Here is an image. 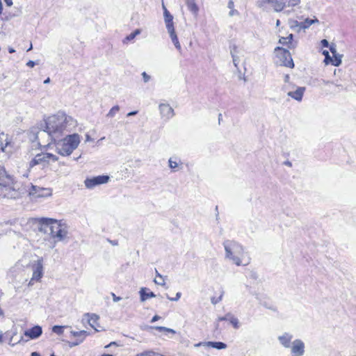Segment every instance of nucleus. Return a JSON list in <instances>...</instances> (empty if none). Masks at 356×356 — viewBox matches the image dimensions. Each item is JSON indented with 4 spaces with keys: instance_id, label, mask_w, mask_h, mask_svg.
I'll return each instance as SVG.
<instances>
[{
    "instance_id": "nucleus-34",
    "label": "nucleus",
    "mask_w": 356,
    "mask_h": 356,
    "mask_svg": "<svg viewBox=\"0 0 356 356\" xmlns=\"http://www.w3.org/2000/svg\"><path fill=\"white\" fill-rule=\"evenodd\" d=\"M140 32L141 31L140 29H136L133 33H130L129 35H127L125 38L124 42H125V41H130V40H134L136 35H138L140 33Z\"/></svg>"
},
{
    "instance_id": "nucleus-61",
    "label": "nucleus",
    "mask_w": 356,
    "mask_h": 356,
    "mask_svg": "<svg viewBox=\"0 0 356 356\" xmlns=\"http://www.w3.org/2000/svg\"><path fill=\"white\" fill-rule=\"evenodd\" d=\"M115 342H111L109 345L106 346V347H109V346H111L113 345H115Z\"/></svg>"
},
{
    "instance_id": "nucleus-41",
    "label": "nucleus",
    "mask_w": 356,
    "mask_h": 356,
    "mask_svg": "<svg viewBox=\"0 0 356 356\" xmlns=\"http://www.w3.org/2000/svg\"><path fill=\"white\" fill-rule=\"evenodd\" d=\"M181 292H177L176 293V296L175 298H170V296H168V295L167 294L166 295V297L168 300H170V301H177L180 298H181Z\"/></svg>"
},
{
    "instance_id": "nucleus-27",
    "label": "nucleus",
    "mask_w": 356,
    "mask_h": 356,
    "mask_svg": "<svg viewBox=\"0 0 356 356\" xmlns=\"http://www.w3.org/2000/svg\"><path fill=\"white\" fill-rule=\"evenodd\" d=\"M186 4L188 8V10L193 13L194 15H197L199 11V8L195 3V0H186Z\"/></svg>"
},
{
    "instance_id": "nucleus-49",
    "label": "nucleus",
    "mask_w": 356,
    "mask_h": 356,
    "mask_svg": "<svg viewBox=\"0 0 356 356\" xmlns=\"http://www.w3.org/2000/svg\"><path fill=\"white\" fill-rule=\"evenodd\" d=\"M234 6V1L232 0H229V1L228 2V4H227V7L229 9H233Z\"/></svg>"
},
{
    "instance_id": "nucleus-45",
    "label": "nucleus",
    "mask_w": 356,
    "mask_h": 356,
    "mask_svg": "<svg viewBox=\"0 0 356 356\" xmlns=\"http://www.w3.org/2000/svg\"><path fill=\"white\" fill-rule=\"evenodd\" d=\"M111 296L113 297V300L114 302H118L119 300H120L122 298L119 296H117L114 293H111Z\"/></svg>"
},
{
    "instance_id": "nucleus-18",
    "label": "nucleus",
    "mask_w": 356,
    "mask_h": 356,
    "mask_svg": "<svg viewBox=\"0 0 356 356\" xmlns=\"http://www.w3.org/2000/svg\"><path fill=\"white\" fill-rule=\"evenodd\" d=\"M305 91V87H297L294 91L288 92L287 95L295 100L300 102L302 99Z\"/></svg>"
},
{
    "instance_id": "nucleus-36",
    "label": "nucleus",
    "mask_w": 356,
    "mask_h": 356,
    "mask_svg": "<svg viewBox=\"0 0 356 356\" xmlns=\"http://www.w3.org/2000/svg\"><path fill=\"white\" fill-rule=\"evenodd\" d=\"M64 327V326L54 325L52 328V331L58 335H61L63 333Z\"/></svg>"
},
{
    "instance_id": "nucleus-60",
    "label": "nucleus",
    "mask_w": 356,
    "mask_h": 356,
    "mask_svg": "<svg viewBox=\"0 0 356 356\" xmlns=\"http://www.w3.org/2000/svg\"><path fill=\"white\" fill-rule=\"evenodd\" d=\"M50 82V79L49 78H47V79H45L44 81V83H49Z\"/></svg>"
},
{
    "instance_id": "nucleus-28",
    "label": "nucleus",
    "mask_w": 356,
    "mask_h": 356,
    "mask_svg": "<svg viewBox=\"0 0 356 356\" xmlns=\"http://www.w3.org/2000/svg\"><path fill=\"white\" fill-rule=\"evenodd\" d=\"M278 2L281 1L284 3L283 9L286 7H293L298 5L300 0H277Z\"/></svg>"
},
{
    "instance_id": "nucleus-64",
    "label": "nucleus",
    "mask_w": 356,
    "mask_h": 356,
    "mask_svg": "<svg viewBox=\"0 0 356 356\" xmlns=\"http://www.w3.org/2000/svg\"><path fill=\"white\" fill-rule=\"evenodd\" d=\"M102 356H113V355H110V354H104V355H102Z\"/></svg>"
},
{
    "instance_id": "nucleus-38",
    "label": "nucleus",
    "mask_w": 356,
    "mask_h": 356,
    "mask_svg": "<svg viewBox=\"0 0 356 356\" xmlns=\"http://www.w3.org/2000/svg\"><path fill=\"white\" fill-rule=\"evenodd\" d=\"M156 330H159V331H163V332L172 333V334H175V332H176L175 330H174L172 329L168 328L165 327H162V326L156 327Z\"/></svg>"
},
{
    "instance_id": "nucleus-24",
    "label": "nucleus",
    "mask_w": 356,
    "mask_h": 356,
    "mask_svg": "<svg viewBox=\"0 0 356 356\" xmlns=\"http://www.w3.org/2000/svg\"><path fill=\"white\" fill-rule=\"evenodd\" d=\"M149 289L145 287H143L140 289L139 293L140 296V300L142 302L145 301L147 298H154L156 296L152 291L147 292Z\"/></svg>"
},
{
    "instance_id": "nucleus-54",
    "label": "nucleus",
    "mask_w": 356,
    "mask_h": 356,
    "mask_svg": "<svg viewBox=\"0 0 356 356\" xmlns=\"http://www.w3.org/2000/svg\"><path fill=\"white\" fill-rule=\"evenodd\" d=\"M289 75L286 74V75H285V76H284V81H285L286 83H288V82H289Z\"/></svg>"
},
{
    "instance_id": "nucleus-48",
    "label": "nucleus",
    "mask_w": 356,
    "mask_h": 356,
    "mask_svg": "<svg viewBox=\"0 0 356 356\" xmlns=\"http://www.w3.org/2000/svg\"><path fill=\"white\" fill-rule=\"evenodd\" d=\"M35 65V63L33 60H29L27 62L26 65L30 67H33Z\"/></svg>"
},
{
    "instance_id": "nucleus-8",
    "label": "nucleus",
    "mask_w": 356,
    "mask_h": 356,
    "mask_svg": "<svg viewBox=\"0 0 356 356\" xmlns=\"http://www.w3.org/2000/svg\"><path fill=\"white\" fill-rule=\"evenodd\" d=\"M109 179L108 175H98L86 178L84 181V184L87 188L92 189L97 186L108 183Z\"/></svg>"
},
{
    "instance_id": "nucleus-12",
    "label": "nucleus",
    "mask_w": 356,
    "mask_h": 356,
    "mask_svg": "<svg viewBox=\"0 0 356 356\" xmlns=\"http://www.w3.org/2000/svg\"><path fill=\"white\" fill-rule=\"evenodd\" d=\"M161 118L169 120L175 115L174 109L168 104H160L159 106Z\"/></svg>"
},
{
    "instance_id": "nucleus-52",
    "label": "nucleus",
    "mask_w": 356,
    "mask_h": 356,
    "mask_svg": "<svg viewBox=\"0 0 356 356\" xmlns=\"http://www.w3.org/2000/svg\"><path fill=\"white\" fill-rule=\"evenodd\" d=\"M4 1L8 6H11L13 5V0H4Z\"/></svg>"
},
{
    "instance_id": "nucleus-58",
    "label": "nucleus",
    "mask_w": 356,
    "mask_h": 356,
    "mask_svg": "<svg viewBox=\"0 0 356 356\" xmlns=\"http://www.w3.org/2000/svg\"><path fill=\"white\" fill-rule=\"evenodd\" d=\"M2 10H3V5H2L1 0H0V15L2 13Z\"/></svg>"
},
{
    "instance_id": "nucleus-14",
    "label": "nucleus",
    "mask_w": 356,
    "mask_h": 356,
    "mask_svg": "<svg viewBox=\"0 0 356 356\" xmlns=\"http://www.w3.org/2000/svg\"><path fill=\"white\" fill-rule=\"evenodd\" d=\"M204 346L211 347L218 350L225 349L227 344L220 341H208V342H200L195 345V346Z\"/></svg>"
},
{
    "instance_id": "nucleus-9",
    "label": "nucleus",
    "mask_w": 356,
    "mask_h": 356,
    "mask_svg": "<svg viewBox=\"0 0 356 356\" xmlns=\"http://www.w3.org/2000/svg\"><path fill=\"white\" fill-rule=\"evenodd\" d=\"M29 194L33 199L46 197L51 195V190L32 185L29 191Z\"/></svg>"
},
{
    "instance_id": "nucleus-20",
    "label": "nucleus",
    "mask_w": 356,
    "mask_h": 356,
    "mask_svg": "<svg viewBox=\"0 0 356 356\" xmlns=\"http://www.w3.org/2000/svg\"><path fill=\"white\" fill-rule=\"evenodd\" d=\"M164 21L168 32H172L175 30L173 23V16L170 13L168 10L165 11Z\"/></svg>"
},
{
    "instance_id": "nucleus-33",
    "label": "nucleus",
    "mask_w": 356,
    "mask_h": 356,
    "mask_svg": "<svg viewBox=\"0 0 356 356\" xmlns=\"http://www.w3.org/2000/svg\"><path fill=\"white\" fill-rule=\"evenodd\" d=\"M120 111V107L119 106L116 105V106H113L110 111H108V113H107L106 116L108 117V118H113L114 117L116 113Z\"/></svg>"
},
{
    "instance_id": "nucleus-46",
    "label": "nucleus",
    "mask_w": 356,
    "mask_h": 356,
    "mask_svg": "<svg viewBox=\"0 0 356 356\" xmlns=\"http://www.w3.org/2000/svg\"><path fill=\"white\" fill-rule=\"evenodd\" d=\"M321 42V44L323 47H329V42L326 39L322 40Z\"/></svg>"
},
{
    "instance_id": "nucleus-16",
    "label": "nucleus",
    "mask_w": 356,
    "mask_h": 356,
    "mask_svg": "<svg viewBox=\"0 0 356 356\" xmlns=\"http://www.w3.org/2000/svg\"><path fill=\"white\" fill-rule=\"evenodd\" d=\"M57 149H58V153L63 156H69L75 149L74 147H71V146L65 142V139H63L62 144L58 145Z\"/></svg>"
},
{
    "instance_id": "nucleus-50",
    "label": "nucleus",
    "mask_w": 356,
    "mask_h": 356,
    "mask_svg": "<svg viewBox=\"0 0 356 356\" xmlns=\"http://www.w3.org/2000/svg\"><path fill=\"white\" fill-rule=\"evenodd\" d=\"M137 113H138V111H131V112L128 113L127 115V117H129V116L136 115Z\"/></svg>"
},
{
    "instance_id": "nucleus-39",
    "label": "nucleus",
    "mask_w": 356,
    "mask_h": 356,
    "mask_svg": "<svg viewBox=\"0 0 356 356\" xmlns=\"http://www.w3.org/2000/svg\"><path fill=\"white\" fill-rule=\"evenodd\" d=\"M223 296V292L221 293L220 296L218 298L213 297L211 299V302L213 305H216L217 303L220 302L222 300Z\"/></svg>"
},
{
    "instance_id": "nucleus-44",
    "label": "nucleus",
    "mask_w": 356,
    "mask_h": 356,
    "mask_svg": "<svg viewBox=\"0 0 356 356\" xmlns=\"http://www.w3.org/2000/svg\"><path fill=\"white\" fill-rule=\"evenodd\" d=\"M330 51H331V53L332 54H334L335 53H337V51L336 44H334L333 43L331 44L330 45Z\"/></svg>"
},
{
    "instance_id": "nucleus-37",
    "label": "nucleus",
    "mask_w": 356,
    "mask_h": 356,
    "mask_svg": "<svg viewBox=\"0 0 356 356\" xmlns=\"http://www.w3.org/2000/svg\"><path fill=\"white\" fill-rule=\"evenodd\" d=\"M323 54L325 56V64H332V57L330 56L329 52L327 50H324L323 51Z\"/></svg>"
},
{
    "instance_id": "nucleus-59",
    "label": "nucleus",
    "mask_w": 356,
    "mask_h": 356,
    "mask_svg": "<svg viewBox=\"0 0 356 356\" xmlns=\"http://www.w3.org/2000/svg\"><path fill=\"white\" fill-rule=\"evenodd\" d=\"M3 342V333L0 331V343Z\"/></svg>"
},
{
    "instance_id": "nucleus-17",
    "label": "nucleus",
    "mask_w": 356,
    "mask_h": 356,
    "mask_svg": "<svg viewBox=\"0 0 356 356\" xmlns=\"http://www.w3.org/2000/svg\"><path fill=\"white\" fill-rule=\"evenodd\" d=\"M292 339L293 335L289 332H284L283 334L277 337V339L280 341V343L282 344L283 347L286 348H289L291 347Z\"/></svg>"
},
{
    "instance_id": "nucleus-43",
    "label": "nucleus",
    "mask_w": 356,
    "mask_h": 356,
    "mask_svg": "<svg viewBox=\"0 0 356 356\" xmlns=\"http://www.w3.org/2000/svg\"><path fill=\"white\" fill-rule=\"evenodd\" d=\"M136 356H158V355L155 354L153 352H148L137 355Z\"/></svg>"
},
{
    "instance_id": "nucleus-55",
    "label": "nucleus",
    "mask_w": 356,
    "mask_h": 356,
    "mask_svg": "<svg viewBox=\"0 0 356 356\" xmlns=\"http://www.w3.org/2000/svg\"><path fill=\"white\" fill-rule=\"evenodd\" d=\"M31 356H41V355L37 352H33L31 353Z\"/></svg>"
},
{
    "instance_id": "nucleus-57",
    "label": "nucleus",
    "mask_w": 356,
    "mask_h": 356,
    "mask_svg": "<svg viewBox=\"0 0 356 356\" xmlns=\"http://www.w3.org/2000/svg\"><path fill=\"white\" fill-rule=\"evenodd\" d=\"M284 164H285L286 165L289 166V167H291V165H292L290 161H285V162H284Z\"/></svg>"
},
{
    "instance_id": "nucleus-29",
    "label": "nucleus",
    "mask_w": 356,
    "mask_h": 356,
    "mask_svg": "<svg viewBox=\"0 0 356 356\" xmlns=\"http://www.w3.org/2000/svg\"><path fill=\"white\" fill-rule=\"evenodd\" d=\"M332 56L333 57H332V65L337 67L339 66L341 64L342 55L337 52L334 54H332Z\"/></svg>"
},
{
    "instance_id": "nucleus-32",
    "label": "nucleus",
    "mask_w": 356,
    "mask_h": 356,
    "mask_svg": "<svg viewBox=\"0 0 356 356\" xmlns=\"http://www.w3.org/2000/svg\"><path fill=\"white\" fill-rule=\"evenodd\" d=\"M156 277L154 279V282L156 284L164 286L165 284L163 277L156 270Z\"/></svg>"
},
{
    "instance_id": "nucleus-23",
    "label": "nucleus",
    "mask_w": 356,
    "mask_h": 356,
    "mask_svg": "<svg viewBox=\"0 0 356 356\" xmlns=\"http://www.w3.org/2000/svg\"><path fill=\"white\" fill-rule=\"evenodd\" d=\"M71 334L74 337H81V338L79 341H76L74 343H72V346H77V345H79L88 335V332L87 331H86V330H81V331H79V332L71 331Z\"/></svg>"
},
{
    "instance_id": "nucleus-51",
    "label": "nucleus",
    "mask_w": 356,
    "mask_h": 356,
    "mask_svg": "<svg viewBox=\"0 0 356 356\" xmlns=\"http://www.w3.org/2000/svg\"><path fill=\"white\" fill-rule=\"evenodd\" d=\"M161 317L158 315H155L154 316H153V318H152V321L151 322L152 323H154V322H156V321H158Z\"/></svg>"
},
{
    "instance_id": "nucleus-22",
    "label": "nucleus",
    "mask_w": 356,
    "mask_h": 356,
    "mask_svg": "<svg viewBox=\"0 0 356 356\" xmlns=\"http://www.w3.org/2000/svg\"><path fill=\"white\" fill-rule=\"evenodd\" d=\"M315 22H318V20L315 18L314 19L307 18L304 22H298L297 21L295 22L296 26H298L300 29H308L312 24Z\"/></svg>"
},
{
    "instance_id": "nucleus-30",
    "label": "nucleus",
    "mask_w": 356,
    "mask_h": 356,
    "mask_svg": "<svg viewBox=\"0 0 356 356\" xmlns=\"http://www.w3.org/2000/svg\"><path fill=\"white\" fill-rule=\"evenodd\" d=\"M179 163L180 160L177 158H170L168 160L169 167L174 171H176L175 169L179 166Z\"/></svg>"
},
{
    "instance_id": "nucleus-56",
    "label": "nucleus",
    "mask_w": 356,
    "mask_h": 356,
    "mask_svg": "<svg viewBox=\"0 0 356 356\" xmlns=\"http://www.w3.org/2000/svg\"><path fill=\"white\" fill-rule=\"evenodd\" d=\"M162 8H163V15H165V11L168 10V9L166 8V7H165V6L164 5L163 3H162Z\"/></svg>"
},
{
    "instance_id": "nucleus-4",
    "label": "nucleus",
    "mask_w": 356,
    "mask_h": 356,
    "mask_svg": "<svg viewBox=\"0 0 356 356\" xmlns=\"http://www.w3.org/2000/svg\"><path fill=\"white\" fill-rule=\"evenodd\" d=\"M222 245L225 249V258L237 266L241 265H248L250 263V259L247 260L245 264H243V260L245 258V248L244 247L234 240H225Z\"/></svg>"
},
{
    "instance_id": "nucleus-15",
    "label": "nucleus",
    "mask_w": 356,
    "mask_h": 356,
    "mask_svg": "<svg viewBox=\"0 0 356 356\" xmlns=\"http://www.w3.org/2000/svg\"><path fill=\"white\" fill-rule=\"evenodd\" d=\"M42 333V327L39 325H35L25 331L24 335L29 337L31 339L38 338Z\"/></svg>"
},
{
    "instance_id": "nucleus-1",
    "label": "nucleus",
    "mask_w": 356,
    "mask_h": 356,
    "mask_svg": "<svg viewBox=\"0 0 356 356\" xmlns=\"http://www.w3.org/2000/svg\"><path fill=\"white\" fill-rule=\"evenodd\" d=\"M76 126V121L64 113L49 116L41 124L42 129L33 134V140L41 147L49 146L59 140L65 131H71Z\"/></svg>"
},
{
    "instance_id": "nucleus-19",
    "label": "nucleus",
    "mask_w": 356,
    "mask_h": 356,
    "mask_svg": "<svg viewBox=\"0 0 356 356\" xmlns=\"http://www.w3.org/2000/svg\"><path fill=\"white\" fill-rule=\"evenodd\" d=\"M64 139L65 140V142L71 146V147H72L74 149H76L80 143V136L77 134L67 135Z\"/></svg>"
},
{
    "instance_id": "nucleus-62",
    "label": "nucleus",
    "mask_w": 356,
    "mask_h": 356,
    "mask_svg": "<svg viewBox=\"0 0 356 356\" xmlns=\"http://www.w3.org/2000/svg\"><path fill=\"white\" fill-rule=\"evenodd\" d=\"M86 140H87V141L90 140V136H89V135H86Z\"/></svg>"
},
{
    "instance_id": "nucleus-3",
    "label": "nucleus",
    "mask_w": 356,
    "mask_h": 356,
    "mask_svg": "<svg viewBox=\"0 0 356 356\" xmlns=\"http://www.w3.org/2000/svg\"><path fill=\"white\" fill-rule=\"evenodd\" d=\"M23 194L13 175L0 165V196L8 199H18Z\"/></svg>"
},
{
    "instance_id": "nucleus-26",
    "label": "nucleus",
    "mask_w": 356,
    "mask_h": 356,
    "mask_svg": "<svg viewBox=\"0 0 356 356\" xmlns=\"http://www.w3.org/2000/svg\"><path fill=\"white\" fill-rule=\"evenodd\" d=\"M293 39V35L291 33L287 37H281L279 40V43L283 45H287L289 48H294L292 44Z\"/></svg>"
},
{
    "instance_id": "nucleus-63",
    "label": "nucleus",
    "mask_w": 356,
    "mask_h": 356,
    "mask_svg": "<svg viewBox=\"0 0 356 356\" xmlns=\"http://www.w3.org/2000/svg\"><path fill=\"white\" fill-rule=\"evenodd\" d=\"M280 24V21L279 19L277 20L276 22V26H278Z\"/></svg>"
},
{
    "instance_id": "nucleus-47",
    "label": "nucleus",
    "mask_w": 356,
    "mask_h": 356,
    "mask_svg": "<svg viewBox=\"0 0 356 356\" xmlns=\"http://www.w3.org/2000/svg\"><path fill=\"white\" fill-rule=\"evenodd\" d=\"M231 10L229 11V15L230 17H232L234 16V15H238V12L236 10H234V8L233 9H230Z\"/></svg>"
},
{
    "instance_id": "nucleus-7",
    "label": "nucleus",
    "mask_w": 356,
    "mask_h": 356,
    "mask_svg": "<svg viewBox=\"0 0 356 356\" xmlns=\"http://www.w3.org/2000/svg\"><path fill=\"white\" fill-rule=\"evenodd\" d=\"M57 160L56 156L50 153H41L38 154L33 160L30 162V166L33 167L36 165L42 164L46 165L50 161H56Z\"/></svg>"
},
{
    "instance_id": "nucleus-25",
    "label": "nucleus",
    "mask_w": 356,
    "mask_h": 356,
    "mask_svg": "<svg viewBox=\"0 0 356 356\" xmlns=\"http://www.w3.org/2000/svg\"><path fill=\"white\" fill-rule=\"evenodd\" d=\"M169 33L170 38L174 44L175 48L178 50L179 53H181L182 49L179 41L178 40L177 35L175 33V30L172 31V32H168Z\"/></svg>"
},
{
    "instance_id": "nucleus-42",
    "label": "nucleus",
    "mask_w": 356,
    "mask_h": 356,
    "mask_svg": "<svg viewBox=\"0 0 356 356\" xmlns=\"http://www.w3.org/2000/svg\"><path fill=\"white\" fill-rule=\"evenodd\" d=\"M141 75L143 76L144 83H147L151 79V76L149 74H147L145 72H143L141 74Z\"/></svg>"
},
{
    "instance_id": "nucleus-11",
    "label": "nucleus",
    "mask_w": 356,
    "mask_h": 356,
    "mask_svg": "<svg viewBox=\"0 0 356 356\" xmlns=\"http://www.w3.org/2000/svg\"><path fill=\"white\" fill-rule=\"evenodd\" d=\"M290 348L292 356H302L305 353V343L300 339H295Z\"/></svg>"
},
{
    "instance_id": "nucleus-6",
    "label": "nucleus",
    "mask_w": 356,
    "mask_h": 356,
    "mask_svg": "<svg viewBox=\"0 0 356 356\" xmlns=\"http://www.w3.org/2000/svg\"><path fill=\"white\" fill-rule=\"evenodd\" d=\"M33 275L28 283L29 286L33 285L34 282H40L44 274L43 259L40 258L32 264Z\"/></svg>"
},
{
    "instance_id": "nucleus-5",
    "label": "nucleus",
    "mask_w": 356,
    "mask_h": 356,
    "mask_svg": "<svg viewBox=\"0 0 356 356\" xmlns=\"http://www.w3.org/2000/svg\"><path fill=\"white\" fill-rule=\"evenodd\" d=\"M274 52L278 59L277 62L280 63V65L290 68H293L294 67V63L289 50L280 47H277L275 49Z\"/></svg>"
},
{
    "instance_id": "nucleus-35",
    "label": "nucleus",
    "mask_w": 356,
    "mask_h": 356,
    "mask_svg": "<svg viewBox=\"0 0 356 356\" xmlns=\"http://www.w3.org/2000/svg\"><path fill=\"white\" fill-rule=\"evenodd\" d=\"M229 321L235 329L239 328L240 323H239L238 319L236 317H235L234 315L232 316V317L230 318Z\"/></svg>"
},
{
    "instance_id": "nucleus-53",
    "label": "nucleus",
    "mask_w": 356,
    "mask_h": 356,
    "mask_svg": "<svg viewBox=\"0 0 356 356\" xmlns=\"http://www.w3.org/2000/svg\"><path fill=\"white\" fill-rule=\"evenodd\" d=\"M8 52L10 54H13V53H15V50L13 48V47H9L8 48Z\"/></svg>"
},
{
    "instance_id": "nucleus-31",
    "label": "nucleus",
    "mask_w": 356,
    "mask_h": 356,
    "mask_svg": "<svg viewBox=\"0 0 356 356\" xmlns=\"http://www.w3.org/2000/svg\"><path fill=\"white\" fill-rule=\"evenodd\" d=\"M236 49H237L236 46L234 45L232 47V48H231V49H230V53H231V55H232V57L233 63L235 65V67H237L238 63L239 62V58L234 54V53L236 51Z\"/></svg>"
},
{
    "instance_id": "nucleus-10",
    "label": "nucleus",
    "mask_w": 356,
    "mask_h": 356,
    "mask_svg": "<svg viewBox=\"0 0 356 356\" xmlns=\"http://www.w3.org/2000/svg\"><path fill=\"white\" fill-rule=\"evenodd\" d=\"M266 4H270L271 7L275 12H281L283 10L284 3L277 0H259L256 5L260 8H264Z\"/></svg>"
},
{
    "instance_id": "nucleus-21",
    "label": "nucleus",
    "mask_w": 356,
    "mask_h": 356,
    "mask_svg": "<svg viewBox=\"0 0 356 356\" xmlns=\"http://www.w3.org/2000/svg\"><path fill=\"white\" fill-rule=\"evenodd\" d=\"M85 316L87 317V321L90 327H92L96 332L99 330L97 329L99 316L95 314H86Z\"/></svg>"
},
{
    "instance_id": "nucleus-13",
    "label": "nucleus",
    "mask_w": 356,
    "mask_h": 356,
    "mask_svg": "<svg viewBox=\"0 0 356 356\" xmlns=\"http://www.w3.org/2000/svg\"><path fill=\"white\" fill-rule=\"evenodd\" d=\"M0 149L5 153H10L13 149V145L8 136L4 133L0 134Z\"/></svg>"
},
{
    "instance_id": "nucleus-40",
    "label": "nucleus",
    "mask_w": 356,
    "mask_h": 356,
    "mask_svg": "<svg viewBox=\"0 0 356 356\" xmlns=\"http://www.w3.org/2000/svg\"><path fill=\"white\" fill-rule=\"evenodd\" d=\"M233 314L230 312L226 314L224 316L218 317V321H229Z\"/></svg>"
},
{
    "instance_id": "nucleus-2",
    "label": "nucleus",
    "mask_w": 356,
    "mask_h": 356,
    "mask_svg": "<svg viewBox=\"0 0 356 356\" xmlns=\"http://www.w3.org/2000/svg\"><path fill=\"white\" fill-rule=\"evenodd\" d=\"M38 222L40 232L49 234L56 241L64 240L67 235V226L61 221L53 218H41L38 219Z\"/></svg>"
}]
</instances>
